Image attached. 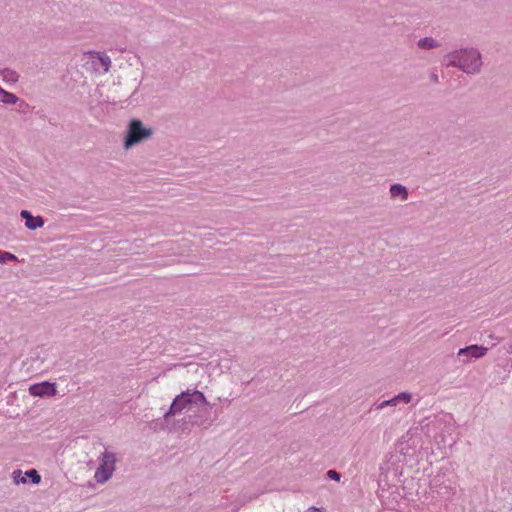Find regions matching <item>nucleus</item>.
Returning a JSON list of instances; mask_svg holds the SVG:
<instances>
[{
  "label": "nucleus",
  "instance_id": "6",
  "mask_svg": "<svg viewBox=\"0 0 512 512\" xmlns=\"http://www.w3.org/2000/svg\"><path fill=\"white\" fill-rule=\"evenodd\" d=\"M413 399V396L410 392L404 391L400 392L399 394L395 395L393 398L389 400H384L381 403H379L376 406V409L382 410L385 407L391 406H397L399 403L409 404Z\"/></svg>",
  "mask_w": 512,
  "mask_h": 512
},
{
  "label": "nucleus",
  "instance_id": "5",
  "mask_svg": "<svg viewBox=\"0 0 512 512\" xmlns=\"http://www.w3.org/2000/svg\"><path fill=\"white\" fill-rule=\"evenodd\" d=\"M29 393L32 396L44 397V396H55L57 393L56 385L50 382H42L33 384L29 387Z\"/></svg>",
  "mask_w": 512,
  "mask_h": 512
},
{
  "label": "nucleus",
  "instance_id": "14",
  "mask_svg": "<svg viewBox=\"0 0 512 512\" xmlns=\"http://www.w3.org/2000/svg\"><path fill=\"white\" fill-rule=\"evenodd\" d=\"M191 398H192V402L193 404H198V403H201V404H207V399L205 397V395L203 394V392L199 391V390H191Z\"/></svg>",
  "mask_w": 512,
  "mask_h": 512
},
{
  "label": "nucleus",
  "instance_id": "3",
  "mask_svg": "<svg viewBox=\"0 0 512 512\" xmlns=\"http://www.w3.org/2000/svg\"><path fill=\"white\" fill-rule=\"evenodd\" d=\"M99 466L95 471L94 479L97 483L107 482L116 470L117 457L112 451L105 450L98 458Z\"/></svg>",
  "mask_w": 512,
  "mask_h": 512
},
{
  "label": "nucleus",
  "instance_id": "16",
  "mask_svg": "<svg viewBox=\"0 0 512 512\" xmlns=\"http://www.w3.org/2000/svg\"><path fill=\"white\" fill-rule=\"evenodd\" d=\"M26 479L30 478L33 484H39L41 482V476L36 469H31L25 472Z\"/></svg>",
  "mask_w": 512,
  "mask_h": 512
},
{
  "label": "nucleus",
  "instance_id": "17",
  "mask_svg": "<svg viewBox=\"0 0 512 512\" xmlns=\"http://www.w3.org/2000/svg\"><path fill=\"white\" fill-rule=\"evenodd\" d=\"M328 478L334 481H340L341 475L336 470H329L327 472Z\"/></svg>",
  "mask_w": 512,
  "mask_h": 512
},
{
  "label": "nucleus",
  "instance_id": "12",
  "mask_svg": "<svg viewBox=\"0 0 512 512\" xmlns=\"http://www.w3.org/2000/svg\"><path fill=\"white\" fill-rule=\"evenodd\" d=\"M96 58L100 64V66L103 68L104 73H107L111 67L110 57L108 55H106L105 53L97 52Z\"/></svg>",
  "mask_w": 512,
  "mask_h": 512
},
{
  "label": "nucleus",
  "instance_id": "4",
  "mask_svg": "<svg viewBox=\"0 0 512 512\" xmlns=\"http://www.w3.org/2000/svg\"><path fill=\"white\" fill-rule=\"evenodd\" d=\"M191 397L190 389L177 395L172 401L169 410L164 414V418L167 419L170 416L181 413L188 405L193 404Z\"/></svg>",
  "mask_w": 512,
  "mask_h": 512
},
{
  "label": "nucleus",
  "instance_id": "15",
  "mask_svg": "<svg viewBox=\"0 0 512 512\" xmlns=\"http://www.w3.org/2000/svg\"><path fill=\"white\" fill-rule=\"evenodd\" d=\"M8 261L18 262L19 259L16 255L0 250V264H6Z\"/></svg>",
  "mask_w": 512,
  "mask_h": 512
},
{
  "label": "nucleus",
  "instance_id": "8",
  "mask_svg": "<svg viewBox=\"0 0 512 512\" xmlns=\"http://www.w3.org/2000/svg\"><path fill=\"white\" fill-rule=\"evenodd\" d=\"M488 351L487 347L471 345L465 348H461L458 351V356H466L470 358L479 359L483 357Z\"/></svg>",
  "mask_w": 512,
  "mask_h": 512
},
{
  "label": "nucleus",
  "instance_id": "11",
  "mask_svg": "<svg viewBox=\"0 0 512 512\" xmlns=\"http://www.w3.org/2000/svg\"><path fill=\"white\" fill-rule=\"evenodd\" d=\"M0 94H1L0 101L4 104L13 105V104H16L19 100V98L15 94L5 91L2 87H0Z\"/></svg>",
  "mask_w": 512,
  "mask_h": 512
},
{
  "label": "nucleus",
  "instance_id": "10",
  "mask_svg": "<svg viewBox=\"0 0 512 512\" xmlns=\"http://www.w3.org/2000/svg\"><path fill=\"white\" fill-rule=\"evenodd\" d=\"M417 46L423 50H431L439 47V43L433 37H424L418 40Z\"/></svg>",
  "mask_w": 512,
  "mask_h": 512
},
{
  "label": "nucleus",
  "instance_id": "18",
  "mask_svg": "<svg viewBox=\"0 0 512 512\" xmlns=\"http://www.w3.org/2000/svg\"><path fill=\"white\" fill-rule=\"evenodd\" d=\"M306 512H321V510L316 507H310L306 510Z\"/></svg>",
  "mask_w": 512,
  "mask_h": 512
},
{
  "label": "nucleus",
  "instance_id": "7",
  "mask_svg": "<svg viewBox=\"0 0 512 512\" xmlns=\"http://www.w3.org/2000/svg\"><path fill=\"white\" fill-rule=\"evenodd\" d=\"M20 216L25 220V226L29 230H36L44 226L45 222L41 216H33L27 210H22Z\"/></svg>",
  "mask_w": 512,
  "mask_h": 512
},
{
  "label": "nucleus",
  "instance_id": "1",
  "mask_svg": "<svg viewBox=\"0 0 512 512\" xmlns=\"http://www.w3.org/2000/svg\"><path fill=\"white\" fill-rule=\"evenodd\" d=\"M447 67H455L468 75H477L483 68L481 52L474 47L453 50L444 56Z\"/></svg>",
  "mask_w": 512,
  "mask_h": 512
},
{
  "label": "nucleus",
  "instance_id": "13",
  "mask_svg": "<svg viewBox=\"0 0 512 512\" xmlns=\"http://www.w3.org/2000/svg\"><path fill=\"white\" fill-rule=\"evenodd\" d=\"M11 479L13 484L19 485V484H26L27 479L25 474H23L22 470L16 469L11 473Z\"/></svg>",
  "mask_w": 512,
  "mask_h": 512
},
{
  "label": "nucleus",
  "instance_id": "2",
  "mask_svg": "<svg viewBox=\"0 0 512 512\" xmlns=\"http://www.w3.org/2000/svg\"><path fill=\"white\" fill-rule=\"evenodd\" d=\"M154 134L151 127L136 118L129 121L127 130L123 139V149L128 151L136 145L149 140Z\"/></svg>",
  "mask_w": 512,
  "mask_h": 512
},
{
  "label": "nucleus",
  "instance_id": "9",
  "mask_svg": "<svg viewBox=\"0 0 512 512\" xmlns=\"http://www.w3.org/2000/svg\"><path fill=\"white\" fill-rule=\"evenodd\" d=\"M389 193L391 199H399L402 202L407 201L409 197L407 187L399 183L392 184L389 188Z\"/></svg>",
  "mask_w": 512,
  "mask_h": 512
}]
</instances>
